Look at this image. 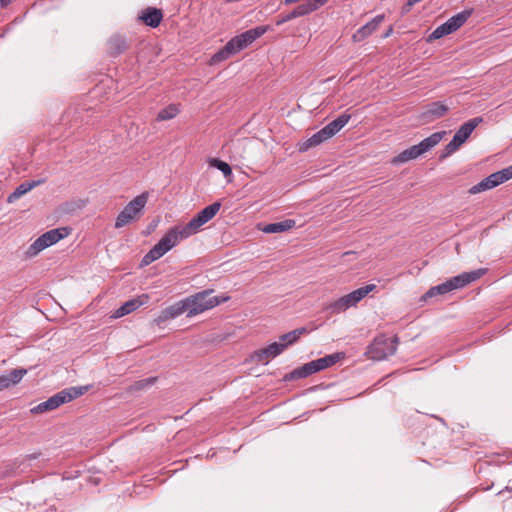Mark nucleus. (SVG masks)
<instances>
[{
  "label": "nucleus",
  "instance_id": "nucleus-1",
  "mask_svg": "<svg viewBox=\"0 0 512 512\" xmlns=\"http://www.w3.org/2000/svg\"><path fill=\"white\" fill-rule=\"evenodd\" d=\"M221 208L220 202L205 207L199 211L188 223L184 225H176L168 230L172 238L178 244L181 240L187 239L197 234L203 225L213 219Z\"/></svg>",
  "mask_w": 512,
  "mask_h": 512
},
{
  "label": "nucleus",
  "instance_id": "nucleus-2",
  "mask_svg": "<svg viewBox=\"0 0 512 512\" xmlns=\"http://www.w3.org/2000/svg\"><path fill=\"white\" fill-rule=\"evenodd\" d=\"M267 30L268 28L265 26H258L233 37L221 50L212 56L211 62L217 64L237 54L261 37Z\"/></svg>",
  "mask_w": 512,
  "mask_h": 512
},
{
  "label": "nucleus",
  "instance_id": "nucleus-3",
  "mask_svg": "<svg viewBox=\"0 0 512 512\" xmlns=\"http://www.w3.org/2000/svg\"><path fill=\"white\" fill-rule=\"evenodd\" d=\"M487 272L486 268H479L469 272H463L457 276H454L445 282L431 287L422 297L421 301H426L428 298L435 297L437 295H444L453 290L461 289L470 283L480 279Z\"/></svg>",
  "mask_w": 512,
  "mask_h": 512
},
{
  "label": "nucleus",
  "instance_id": "nucleus-4",
  "mask_svg": "<svg viewBox=\"0 0 512 512\" xmlns=\"http://www.w3.org/2000/svg\"><path fill=\"white\" fill-rule=\"evenodd\" d=\"M89 386H73L59 391L46 401L39 403L31 409V413L39 414L57 409L62 404L71 402L74 399L85 394Z\"/></svg>",
  "mask_w": 512,
  "mask_h": 512
},
{
  "label": "nucleus",
  "instance_id": "nucleus-5",
  "mask_svg": "<svg viewBox=\"0 0 512 512\" xmlns=\"http://www.w3.org/2000/svg\"><path fill=\"white\" fill-rule=\"evenodd\" d=\"M212 290H204L187 297L188 314L187 317H193L210 310L222 303L227 302L229 296H211Z\"/></svg>",
  "mask_w": 512,
  "mask_h": 512
},
{
  "label": "nucleus",
  "instance_id": "nucleus-6",
  "mask_svg": "<svg viewBox=\"0 0 512 512\" xmlns=\"http://www.w3.org/2000/svg\"><path fill=\"white\" fill-rule=\"evenodd\" d=\"M445 133V131L435 132L431 134L429 137L423 139L417 145H413L405 149L392 159V164H402L417 159L418 157H420L421 155L435 147L442 140Z\"/></svg>",
  "mask_w": 512,
  "mask_h": 512
},
{
  "label": "nucleus",
  "instance_id": "nucleus-7",
  "mask_svg": "<svg viewBox=\"0 0 512 512\" xmlns=\"http://www.w3.org/2000/svg\"><path fill=\"white\" fill-rule=\"evenodd\" d=\"M375 289V284H368L366 286L360 287L331 302L325 307V310L329 311L330 314L342 313L351 307H355L363 298H365Z\"/></svg>",
  "mask_w": 512,
  "mask_h": 512
},
{
  "label": "nucleus",
  "instance_id": "nucleus-8",
  "mask_svg": "<svg viewBox=\"0 0 512 512\" xmlns=\"http://www.w3.org/2000/svg\"><path fill=\"white\" fill-rule=\"evenodd\" d=\"M149 194L143 192L132 199L118 214L115 220V228H122L132 222L137 221L143 214L144 208L148 202Z\"/></svg>",
  "mask_w": 512,
  "mask_h": 512
},
{
  "label": "nucleus",
  "instance_id": "nucleus-9",
  "mask_svg": "<svg viewBox=\"0 0 512 512\" xmlns=\"http://www.w3.org/2000/svg\"><path fill=\"white\" fill-rule=\"evenodd\" d=\"M69 235V229L66 227L51 229L39 236L25 251L26 258H34L44 249L56 244L61 239Z\"/></svg>",
  "mask_w": 512,
  "mask_h": 512
},
{
  "label": "nucleus",
  "instance_id": "nucleus-10",
  "mask_svg": "<svg viewBox=\"0 0 512 512\" xmlns=\"http://www.w3.org/2000/svg\"><path fill=\"white\" fill-rule=\"evenodd\" d=\"M69 235V229L66 227L51 229L39 236L25 251L26 258H34L44 249L56 244L61 239Z\"/></svg>",
  "mask_w": 512,
  "mask_h": 512
},
{
  "label": "nucleus",
  "instance_id": "nucleus-11",
  "mask_svg": "<svg viewBox=\"0 0 512 512\" xmlns=\"http://www.w3.org/2000/svg\"><path fill=\"white\" fill-rule=\"evenodd\" d=\"M482 121V117H475L461 125L454 134L452 140L444 147L440 158H447L456 152L470 137L475 128L482 123Z\"/></svg>",
  "mask_w": 512,
  "mask_h": 512
},
{
  "label": "nucleus",
  "instance_id": "nucleus-12",
  "mask_svg": "<svg viewBox=\"0 0 512 512\" xmlns=\"http://www.w3.org/2000/svg\"><path fill=\"white\" fill-rule=\"evenodd\" d=\"M398 345L397 337H386L384 335L378 336L369 345L367 354L373 360H383L393 355L396 352Z\"/></svg>",
  "mask_w": 512,
  "mask_h": 512
},
{
  "label": "nucleus",
  "instance_id": "nucleus-13",
  "mask_svg": "<svg viewBox=\"0 0 512 512\" xmlns=\"http://www.w3.org/2000/svg\"><path fill=\"white\" fill-rule=\"evenodd\" d=\"M470 11H462L452 17H450L445 23L438 26L427 38V42L440 39L446 35H449L457 31L462 27L468 18L470 17Z\"/></svg>",
  "mask_w": 512,
  "mask_h": 512
},
{
  "label": "nucleus",
  "instance_id": "nucleus-14",
  "mask_svg": "<svg viewBox=\"0 0 512 512\" xmlns=\"http://www.w3.org/2000/svg\"><path fill=\"white\" fill-rule=\"evenodd\" d=\"M177 243L175 238H172L169 232L159 240L157 244L142 258L141 265L146 266L155 260L161 258L164 254L175 247Z\"/></svg>",
  "mask_w": 512,
  "mask_h": 512
},
{
  "label": "nucleus",
  "instance_id": "nucleus-15",
  "mask_svg": "<svg viewBox=\"0 0 512 512\" xmlns=\"http://www.w3.org/2000/svg\"><path fill=\"white\" fill-rule=\"evenodd\" d=\"M149 301V296L147 294H142L136 298L130 299L123 303L118 309H116L113 314L112 318L118 319L125 315H128L141 306L147 304Z\"/></svg>",
  "mask_w": 512,
  "mask_h": 512
},
{
  "label": "nucleus",
  "instance_id": "nucleus-16",
  "mask_svg": "<svg viewBox=\"0 0 512 512\" xmlns=\"http://www.w3.org/2000/svg\"><path fill=\"white\" fill-rule=\"evenodd\" d=\"M185 312L188 313V304L186 298L162 310L157 319V322H163L168 319L176 318Z\"/></svg>",
  "mask_w": 512,
  "mask_h": 512
},
{
  "label": "nucleus",
  "instance_id": "nucleus-17",
  "mask_svg": "<svg viewBox=\"0 0 512 512\" xmlns=\"http://www.w3.org/2000/svg\"><path fill=\"white\" fill-rule=\"evenodd\" d=\"M384 20V15H377L371 21L360 27L354 34L353 40L355 42H361L368 36H370L374 31L377 30L379 25Z\"/></svg>",
  "mask_w": 512,
  "mask_h": 512
},
{
  "label": "nucleus",
  "instance_id": "nucleus-18",
  "mask_svg": "<svg viewBox=\"0 0 512 512\" xmlns=\"http://www.w3.org/2000/svg\"><path fill=\"white\" fill-rule=\"evenodd\" d=\"M27 374L24 368L14 369L7 374L0 375V392L18 384Z\"/></svg>",
  "mask_w": 512,
  "mask_h": 512
},
{
  "label": "nucleus",
  "instance_id": "nucleus-19",
  "mask_svg": "<svg viewBox=\"0 0 512 512\" xmlns=\"http://www.w3.org/2000/svg\"><path fill=\"white\" fill-rule=\"evenodd\" d=\"M284 351L282 344L279 342H273L267 347L260 349L255 352V358L259 362H267L270 358H275Z\"/></svg>",
  "mask_w": 512,
  "mask_h": 512
},
{
  "label": "nucleus",
  "instance_id": "nucleus-20",
  "mask_svg": "<svg viewBox=\"0 0 512 512\" xmlns=\"http://www.w3.org/2000/svg\"><path fill=\"white\" fill-rule=\"evenodd\" d=\"M448 111V107L441 101H436L428 104L425 107L422 116L427 121H432L434 119L440 118Z\"/></svg>",
  "mask_w": 512,
  "mask_h": 512
},
{
  "label": "nucleus",
  "instance_id": "nucleus-21",
  "mask_svg": "<svg viewBox=\"0 0 512 512\" xmlns=\"http://www.w3.org/2000/svg\"><path fill=\"white\" fill-rule=\"evenodd\" d=\"M163 18V14L160 9L149 7L142 12L140 19L152 28L159 26Z\"/></svg>",
  "mask_w": 512,
  "mask_h": 512
},
{
  "label": "nucleus",
  "instance_id": "nucleus-22",
  "mask_svg": "<svg viewBox=\"0 0 512 512\" xmlns=\"http://www.w3.org/2000/svg\"><path fill=\"white\" fill-rule=\"evenodd\" d=\"M330 139L327 132L324 130V128L320 129L318 132L314 133L311 137H309L307 140H305L303 143L299 146L300 152H305L311 147H315L323 143L324 141Z\"/></svg>",
  "mask_w": 512,
  "mask_h": 512
},
{
  "label": "nucleus",
  "instance_id": "nucleus-23",
  "mask_svg": "<svg viewBox=\"0 0 512 512\" xmlns=\"http://www.w3.org/2000/svg\"><path fill=\"white\" fill-rule=\"evenodd\" d=\"M44 180H36V181H25L21 183L7 198V202L13 203L21 196L35 188L36 186L42 184Z\"/></svg>",
  "mask_w": 512,
  "mask_h": 512
},
{
  "label": "nucleus",
  "instance_id": "nucleus-24",
  "mask_svg": "<svg viewBox=\"0 0 512 512\" xmlns=\"http://www.w3.org/2000/svg\"><path fill=\"white\" fill-rule=\"evenodd\" d=\"M344 357H345V354L343 352H336L333 354L326 355L322 358H318L313 361L315 363L317 371L319 372V371H322L329 367H332L333 365L338 363L340 360H342Z\"/></svg>",
  "mask_w": 512,
  "mask_h": 512
},
{
  "label": "nucleus",
  "instance_id": "nucleus-25",
  "mask_svg": "<svg viewBox=\"0 0 512 512\" xmlns=\"http://www.w3.org/2000/svg\"><path fill=\"white\" fill-rule=\"evenodd\" d=\"M295 224V220L286 219L281 222L266 224L263 228H261V231L267 234L281 233L292 229L295 226Z\"/></svg>",
  "mask_w": 512,
  "mask_h": 512
},
{
  "label": "nucleus",
  "instance_id": "nucleus-26",
  "mask_svg": "<svg viewBox=\"0 0 512 512\" xmlns=\"http://www.w3.org/2000/svg\"><path fill=\"white\" fill-rule=\"evenodd\" d=\"M350 118L351 116L349 114H341L335 120L331 121L323 128L327 132L328 136L331 138L349 122Z\"/></svg>",
  "mask_w": 512,
  "mask_h": 512
},
{
  "label": "nucleus",
  "instance_id": "nucleus-27",
  "mask_svg": "<svg viewBox=\"0 0 512 512\" xmlns=\"http://www.w3.org/2000/svg\"><path fill=\"white\" fill-rule=\"evenodd\" d=\"M306 333H308V330L305 327L297 328L293 331L281 335L278 342L282 344L283 349L285 350L287 347L297 342L299 338Z\"/></svg>",
  "mask_w": 512,
  "mask_h": 512
},
{
  "label": "nucleus",
  "instance_id": "nucleus-28",
  "mask_svg": "<svg viewBox=\"0 0 512 512\" xmlns=\"http://www.w3.org/2000/svg\"><path fill=\"white\" fill-rule=\"evenodd\" d=\"M316 372H318V371H317L314 361H310V362L302 365L301 367L294 369L292 372H290V374L288 375L287 378L289 380L306 378Z\"/></svg>",
  "mask_w": 512,
  "mask_h": 512
},
{
  "label": "nucleus",
  "instance_id": "nucleus-29",
  "mask_svg": "<svg viewBox=\"0 0 512 512\" xmlns=\"http://www.w3.org/2000/svg\"><path fill=\"white\" fill-rule=\"evenodd\" d=\"M109 53L112 56H118L123 53L127 49L126 41L121 36H113L110 38L109 42Z\"/></svg>",
  "mask_w": 512,
  "mask_h": 512
},
{
  "label": "nucleus",
  "instance_id": "nucleus-30",
  "mask_svg": "<svg viewBox=\"0 0 512 512\" xmlns=\"http://www.w3.org/2000/svg\"><path fill=\"white\" fill-rule=\"evenodd\" d=\"M179 113V109L176 105H169L162 109L157 115V121H166L173 119Z\"/></svg>",
  "mask_w": 512,
  "mask_h": 512
},
{
  "label": "nucleus",
  "instance_id": "nucleus-31",
  "mask_svg": "<svg viewBox=\"0 0 512 512\" xmlns=\"http://www.w3.org/2000/svg\"><path fill=\"white\" fill-rule=\"evenodd\" d=\"M208 163L211 167L220 170L225 177L232 175V169L228 163L216 158H211Z\"/></svg>",
  "mask_w": 512,
  "mask_h": 512
},
{
  "label": "nucleus",
  "instance_id": "nucleus-32",
  "mask_svg": "<svg viewBox=\"0 0 512 512\" xmlns=\"http://www.w3.org/2000/svg\"><path fill=\"white\" fill-rule=\"evenodd\" d=\"M292 11L295 14V17L298 18V17L308 15L311 12H313L314 10H313V7L311 6L309 0H307L306 2L298 5Z\"/></svg>",
  "mask_w": 512,
  "mask_h": 512
},
{
  "label": "nucleus",
  "instance_id": "nucleus-33",
  "mask_svg": "<svg viewBox=\"0 0 512 512\" xmlns=\"http://www.w3.org/2000/svg\"><path fill=\"white\" fill-rule=\"evenodd\" d=\"M492 189V186L491 184L489 183L487 177L484 178L483 180H481L479 183H477L476 185L472 186L468 192L469 194L471 195H474V194H477V193H480V192H483V191H487V190H490Z\"/></svg>",
  "mask_w": 512,
  "mask_h": 512
},
{
  "label": "nucleus",
  "instance_id": "nucleus-34",
  "mask_svg": "<svg viewBox=\"0 0 512 512\" xmlns=\"http://www.w3.org/2000/svg\"><path fill=\"white\" fill-rule=\"evenodd\" d=\"M487 179H488L489 183L491 184L492 188L503 183L499 172L492 173L491 175H489L487 177Z\"/></svg>",
  "mask_w": 512,
  "mask_h": 512
},
{
  "label": "nucleus",
  "instance_id": "nucleus-35",
  "mask_svg": "<svg viewBox=\"0 0 512 512\" xmlns=\"http://www.w3.org/2000/svg\"><path fill=\"white\" fill-rule=\"evenodd\" d=\"M295 18H296L295 14L293 13V11H291V12H289L287 14L279 16V18L276 21V25H278V26L282 25V24H284V23H286V22H288L290 20H293Z\"/></svg>",
  "mask_w": 512,
  "mask_h": 512
},
{
  "label": "nucleus",
  "instance_id": "nucleus-36",
  "mask_svg": "<svg viewBox=\"0 0 512 512\" xmlns=\"http://www.w3.org/2000/svg\"><path fill=\"white\" fill-rule=\"evenodd\" d=\"M498 172L500 173V176H501L502 181L504 183L505 181H508V180H510L512 178V165L507 167V168H504V169H502V170H500Z\"/></svg>",
  "mask_w": 512,
  "mask_h": 512
},
{
  "label": "nucleus",
  "instance_id": "nucleus-37",
  "mask_svg": "<svg viewBox=\"0 0 512 512\" xmlns=\"http://www.w3.org/2000/svg\"><path fill=\"white\" fill-rule=\"evenodd\" d=\"M155 381V378H147V379H144V380H141V381H138L136 384H135V388L136 389H142L143 387L147 386V385H151L153 384V382Z\"/></svg>",
  "mask_w": 512,
  "mask_h": 512
},
{
  "label": "nucleus",
  "instance_id": "nucleus-38",
  "mask_svg": "<svg viewBox=\"0 0 512 512\" xmlns=\"http://www.w3.org/2000/svg\"><path fill=\"white\" fill-rule=\"evenodd\" d=\"M327 1L328 0H309L314 11L323 6Z\"/></svg>",
  "mask_w": 512,
  "mask_h": 512
},
{
  "label": "nucleus",
  "instance_id": "nucleus-39",
  "mask_svg": "<svg viewBox=\"0 0 512 512\" xmlns=\"http://www.w3.org/2000/svg\"><path fill=\"white\" fill-rule=\"evenodd\" d=\"M11 0H0V4L2 7H5L7 6L8 4H10Z\"/></svg>",
  "mask_w": 512,
  "mask_h": 512
},
{
  "label": "nucleus",
  "instance_id": "nucleus-40",
  "mask_svg": "<svg viewBox=\"0 0 512 512\" xmlns=\"http://www.w3.org/2000/svg\"><path fill=\"white\" fill-rule=\"evenodd\" d=\"M392 32H393V28H392V27H390V28L385 32L384 37H385V38H386V37H389V36L392 34Z\"/></svg>",
  "mask_w": 512,
  "mask_h": 512
}]
</instances>
